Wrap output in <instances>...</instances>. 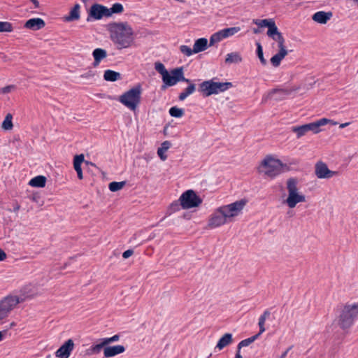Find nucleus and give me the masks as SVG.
I'll use <instances>...</instances> for the list:
<instances>
[{
	"instance_id": "10",
	"label": "nucleus",
	"mask_w": 358,
	"mask_h": 358,
	"mask_svg": "<svg viewBox=\"0 0 358 358\" xmlns=\"http://www.w3.org/2000/svg\"><path fill=\"white\" fill-rule=\"evenodd\" d=\"M108 8L99 3H94L91 6L88 10V16L87 21L90 22L92 20H99L103 17H108Z\"/></svg>"
},
{
	"instance_id": "5",
	"label": "nucleus",
	"mask_w": 358,
	"mask_h": 358,
	"mask_svg": "<svg viewBox=\"0 0 358 358\" xmlns=\"http://www.w3.org/2000/svg\"><path fill=\"white\" fill-rule=\"evenodd\" d=\"M297 185L298 180L295 178H290L287 181L288 196L285 203L290 208H294L299 203L306 201L305 196L298 192Z\"/></svg>"
},
{
	"instance_id": "11",
	"label": "nucleus",
	"mask_w": 358,
	"mask_h": 358,
	"mask_svg": "<svg viewBox=\"0 0 358 358\" xmlns=\"http://www.w3.org/2000/svg\"><path fill=\"white\" fill-rule=\"evenodd\" d=\"M163 82L168 86H173L178 81H184L189 83L188 79L183 76V71L182 68H177L168 73L166 76L162 78Z\"/></svg>"
},
{
	"instance_id": "26",
	"label": "nucleus",
	"mask_w": 358,
	"mask_h": 358,
	"mask_svg": "<svg viewBox=\"0 0 358 358\" xmlns=\"http://www.w3.org/2000/svg\"><path fill=\"white\" fill-rule=\"evenodd\" d=\"M171 143L165 141L161 144V147L157 150V155L162 161H165L167 159V155L165 152L171 148Z\"/></svg>"
},
{
	"instance_id": "36",
	"label": "nucleus",
	"mask_w": 358,
	"mask_h": 358,
	"mask_svg": "<svg viewBox=\"0 0 358 358\" xmlns=\"http://www.w3.org/2000/svg\"><path fill=\"white\" fill-rule=\"evenodd\" d=\"M84 162V155L83 154L76 155L73 159V167L76 171H82L81 164Z\"/></svg>"
},
{
	"instance_id": "35",
	"label": "nucleus",
	"mask_w": 358,
	"mask_h": 358,
	"mask_svg": "<svg viewBox=\"0 0 358 358\" xmlns=\"http://www.w3.org/2000/svg\"><path fill=\"white\" fill-rule=\"evenodd\" d=\"M124 10L123 6L121 3H114L110 8H108V15L110 17L114 13H121Z\"/></svg>"
},
{
	"instance_id": "9",
	"label": "nucleus",
	"mask_w": 358,
	"mask_h": 358,
	"mask_svg": "<svg viewBox=\"0 0 358 358\" xmlns=\"http://www.w3.org/2000/svg\"><path fill=\"white\" fill-rule=\"evenodd\" d=\"M246 204V201L241 199L231 204L225 206V222L232 221L234 217L238 216Z\"/></svg>"
},
{
	"instance_id": "40",
	"label": "nucleus",
	"mask_w": 358,
	"mask_h": 358,
	"mask_svg": "<svg viewBox=\"0 0 358 358\" xmlns=\"http://www.w3.org/2000/svg\"><path fill=\"white\" fill-rule=\"evenodd\" d=\"M155 69L157 72H159L162 75V78L164 76H166V74L169 73L167 70L165 69L164 65L161 62H156L155 64Z\"/></svg>"
},
{
	"instance_id": "53",
	"label": "nucleus",
	"mask_w": 358,
	"mask_h": 358,
	"mask_svg": "<svg viewBox=\"0 0 358 358\" xmlns=\"http://www.w3.org/2000/svg\"><path fill=\"white\" fill-rule=\"evenodd\" d=\"M6 253L1 248H0V262L4 261L6 259Z\"/></svg>"
},
{
	"instance_id": "42",
	"label": "nucleus",
	"mask_w": 358,
	"mask_h": 358,
	"mask_svg": "<svg viewBox=\"0 0 358 358\" xmlns=\"http://www.w3.org/2000/svg\"><path fill=\"white\" fill-rule=\"evenodd\" d=\"M12 25L8 22H0V32L11 31Z\"/></svg>"
},
{
	"instance_id": "37",
	"label": "nucleus",
	"mask_w": 358,
	"mask_h": 358,
	"mask_svg": "<svg viewBox=\"0 0 358 358\" xmlns=\"http://www.w3.org/2000/svg\"><path fill=\"white\" fill-rule=\"evenodd\" d=\"M259 336V334H257L256 335L251 336L247 339L241 341L238 345V350H241L243 347H246L253 343L256 339Z\"/></svg>"
},
{
	"instance_id": "19",
	"label": "nucleus",
	"mask_w": 358,
	"mask_h": 358,
	"mask_svg": "<svg viewBox=\"0 0 358 358\" xmlns=\"http://www.w3.org/2000/svg\"><path fill=\"white\" fill-rule=\"evenodd\" d=\"M106 343L103 338H100L97 342L92 345L86 351V354L89 356L99 355L101 350L106 346Z\"/></svg>"
},
{
	"instance_id": "44",
	"label": "nucleus",
	"mask_w": 358,
	"mask_h": 358,
	"mask_svg": "<svg viewBox=\"0 0 358 358\" xmlns=\"http://www.w3.org/2000/svg\"><path fill=\"white\" fill-rule=\"evenodd\" d=\"M257 57H259L261 63L263 65H266L267 64L266 59L264 57L262 46H257Z\"/></svg>"
},
{
	"instance_id": "50",
	"label": "nucleus",
	"mask_w": 358,
	"mask_h": 358,
	"mask_svg": "<svg viewBox=\"0 0 358 358\" xmlns=\"http://www.w3.org/2000/svg\"><path fill=\"white\" fill-rule=\"evenodd\" d=\"M217 348L219 350H222V348H224V336L220 338V340L215 347V349H217Z\"/></svg>"
},
{
	"instance_id": "30",
	"label": "nucleus",
	"mask_w": 358,
	"mask_h": 358,
	"mask_svg": "<svg viewBox=\"0 0 358 358\" xmlns=\"http://www.w3.org/2000/svg\"><path fill=\"white\" fill-rule=\"evenodd\" d=\"M13 116L10 113H8L2 122L1 127L3 129L8 131L11 130L13 127L12 122Z\"/></svg>"
},
{
	"instance_id": "6",
	"label": "nucleus",
	"mask_w": 358,
	"mask_h": 358,
	"mask_svg": "<svg viewBox=\"0 0 358 358\" xmlns=\"http://www.w3.org/2000/svg\"><path fill=\"white\" fill-rule=\"evenodd\" d=\"M20 302L17 296L8 295L0 301V320L5 319Z\"/></svg>"
},
{
	"instance_id": "31",
	"label": "nucleus",
	"mask_w": 358,
	"mask_h": 358,
	"mask_svg": "<svg viewBox=\"0 0 358 358\" xmlns=\"http://www.w3.org/2000/svg\"><path fill=\"white\" fill-rule=\"evenodd\" d=\"M224 38V30H220L214 34H213L210 38V44L214 45L215 43H218L222 41Z\"/></svg>"
},
{
	"instance_id": "56",
	"label": "nucleus",
	"mask_w": 358,
	"mask_h": 358,
	"mask_svg": "<svg viewBox=\"0 0 358 358\" xmlns=\"http://www.w3.org/2000/svg\"><path fill=\"white\" fill-rule=\"evenodd\" d=\"M292 348V346H290L289 348H288L280 357V358H285V357L287 356L288 352Z\"/></svg>"
},
{
	"instance_id": "27",
	"label": "nucleus",
	"mask_w": 358,
	"mask_h": 358,
	"mask_svg": "<svg viewBox=\"0 0 358 358\" xmlns=\"http://www.w3.org/2000/svg\"><path fill=\"white\" fill-rule=\"evenodd\" d=\"M103 78L106 81L114 82L120 80L121 78V75L118 72L112 70H106L104 72Z\"/></svg>"
},
{
	"instance_id": "43",
	"label": "nucleus",
	"mask_w": 358,
	"mask_h": 358,
	"mask_svg": "<svg viewBox=\"0 0 358 358\" xmlns=\"http://www.w3.org/2000/svg\"><path fill=\"white\" fill-rule=\"evenodd\" d=\"M16 86L14 85H7L6 87L0 88V94H6L12 92L15 90Z\"/></svg>"
},
{
	"instance_id": "14",
	"label": "nucleus",
	"mask_w": 358,
	"mask_h": 358,
	"mask_svg": "<svg viewBox=\"0 0 358 358\" xmlns=\"http://www.w3.org/2000/svg\"><path fill=\"white\" fill-rule=\"evenodd\" d=\"M125 348L121 345H106L103 348V357L104 358H110L115 357L117 355L122 354L124 352Z\"/></svg>"
},
{
	"instance_id": "20",
	"label": "nucleus",
	"mask_w": 358,
	"mask_h": 358,
	"mask_svg": "<svg viewBox=\"0 0 358 358\" xmlns=\"http://www.w3.org/2000/svg\"><path fill=\"white\" fill-rule=\"evenodd\" d=\"M45 24L41 18H32L27 20L24 24V27L33 31L39 30L45 27Z\"/></svg>"
},
{
	"instance_id": "32",
	"label": "nucleus",
	"mask_w": 358,
	"mask_h": 358,
	"mask_svg": "<svg viewBox=\"0 0 358 358\" xmlns=\"http://www.w3.org/2000/svg\"><path fill=\"white\" fill-rule=\"evenodd\" d=\"M292 131L296 134L297 138H300L308 133L304 124L301 126L292 127Z\"/></svg>"
},
{
	"instance_id": "21",
	"label": "nucleus",
	"mask_w": 358,
	"mask_h": 358,
	"mask_svg": "<svg viewBox=\"0 0 358 358\" xmlns=\"http://www.w3.org/2000/svg\"><path fill=\"white\" fill-rule=\"evenodd\" d=\"M331 17V12L318 11L313 14L312 19L319 24H326Z\"/></svg>"
},
{
	"instance_id": "38",
	"label": "nucleus",
	"mask_w": 358,
	"mask_h": 358,
	"mask_svg": "<svg viewBox=\"0 0 358 358\" xmlns=\"http://www.w3.org/2000/svg\"><path fill=\"white\" fill-rule=\"evenodd\" d=\"M125 185V182H111L109 184V189L111 192H117L118 190L122 189Z\"/></svg>"
},
{
	"instance_id": "18",
	"label": "nucleus",
	"mask_w": 358,
	"mask_h": 358,
	"mask_svg": "<svg viewBox=\"0 0 358 358\" xmlns=\"http://www.w3.org/2000/svg\"><path fill=\"white\" fill-rule=\"evenodd\" d=\"M331 120L327 118H322L316 122L304 124L308 131H313L314 134H318L321 131L320 127L327 124Z\"/></svg>"
},
{
	"instance_id": "3",
	"label": "nucleus",
	"mask_w": 358,
	"mask_h": 358,
	"mask_svg": "<svg viewBox=\"0 0 358 358\" xmlns=\"http://www.w3.org/2000/svg\"><path fill=\"white\" fill-rule=\"evenodd\" d=\"M358 317V303H347L343 306L338 316V324L343 329H349Z\"/></svg>"
},
{
	"instance_id": "8",
	"label": "nucleus",
	"mask_w": 358,
	"mask_h": 358,
	"mask_svg": "<svg viewBox=\"0 0 358 358\" xmlns=\"http://www.w3.org/2000/svg\"><path fill=\"white\" fill-rule=\"evenodd\" d=\"M224 90V83L208 80L201 83L199 85V91L203 96H208L212 94H216Z\"/></svg>"
},
{
	"instance_id": "34",
	"label": "nucleus",
	"mask_w": 358,
	"mask_h": 358,
	"mask_svg": "<svg viewBox=\"0 0 358 358\" xmlns=\"http://www.w3.org/2000/svg\"><path fill=\"white\" fill-rule=\"evenodd\" d=\"M274 20L273 19H264V20H254L253 23L258 26L259 27H267L269 28V26H271Z\"/></svg>"
},
{
	"instance_id": "51",
	"label": "nucleus",
	"mask_w": 358,
	"mask_h": 358,
	"mask_svg": "<svg viewBox=\"0 0 358 358\" xmlns=\"http://www.w3.org/2000/svg\"><path fill=\"white\" fill-rule=\"evenodd\" d=\"M134 254V251L132 250H127L124 251L122 254V257L124 259H127L131 257Z\"/></svg>"
},
{
	"instance_id": "7",
	"label": "nucleus",
	"mask_w": 358,
	"mask_h": 358,
	"mask_svg": "<svg viewBox=\"0 0 358 358\" xmlns=\"http://www.w3.org/2000/svg\"><path fill=\"white\" fill-rule=\"evenodd\" d=\"M180 206L183 209H189L199 206L202 200L192 190H187L179 198Z\"/></svg>"
},
{
	"instance_id": "59",
	"label": "nucleus",
	"mask_w": 358,
	"mask_h": 358,
	"mask_svg": "<svg viewBox=\"0 0 358 358\" xmlns=\"http://www.w3.org/2000/svg\"><path fill=\"white\" fill-rule=\"evenodd\" d=\"M232 87V83L229 82H225V90Z\"/></svg>"
},
{
	"instance_id": "1",
	"label": "nucleus",
	"mask_w": 358,
	"mask_h": 358,
	"mask_svg": "<svg viewBox=\"0 0 358 358\" xmlns=\"http://www.w3.org/2000/svg\"><path fill=\"white\" fill-rule=\"evenodd\" d=\"M107 30L111 39L117 43L131 42L135 37L131 26L127 22H112L108 24Z\"/></svg>"
},
{
	"instance_id": "28",
	"label": "nucleus",
	"mask_w": 358,
	"mask_h": 358,
	"mask_svg": "<svg viewBox=\"0 0 358 358\" xmlns=\"http://www.w3.org/2000/svg\"><path fill=\"white\" fill-rule=\"evenodd\" d=\"M80 8L79 4H76L73 8L71 10L69 15L66 17L67 21L77 20L80 18Z\"/></svg>"
},
{
	"instance_id": "64",
	"label": "nucleus",
	"mask_w": 358,
	"mask_h": 358,
	"mask_svg": "<svg viewBox=\"0 0 358 358\" xmlns=\"http://www.w3.org/2000/svg\"><path fill=\"white\" fill-rule=\"evenodd\" d=\"M254 32H255V33H258V32H259V30H257V29H255V30H254Z\"/></svg>"
},
{
	"instance_id": "2",
	"label": "nucleus",
	"mask_w": 358,
	"mask_h": 358,
	"mask_svg": "<svg viewBox=\"0 0 358 358\" xmlns=\"http://www.w3.org/2000/svg\"><path fill=\"white\" fill-rule=\"evenodd\" d=\"M284 170H289L287 165L283 164L280 159L273 158L271 155L266 156L257 167L259 173L269 178H275Z\"/></svg>"
},
{
	"instance_id": "60",
	"label": "nucleus",
	"mask_w": 358,
	"mask_h": 358,
	"mask_svg": "<svg viewBox=\"0 0 358 358\" xmlns=\"http://www.w3.org/2000/svg\"><path fill=\"white\" fill-rule=\"evenodd\" d=\"M6 331H0V341H1L3 338L4 335L6 334Z\"/></svg>"
},
{
	"instance_id": "54",
	"label": "nucleus",
	"mask_w": 358,
	"mask_h": 358,
	"mask_svg": "<svg viewBox=\"0 0 358 358\" xmlns=\"http://www.w3.org/2000/svg\"><path fill=\"white\" fill-rule=\"evenodd\" d=\"M94 76V74L91 72V71H89L87 73H85L83 75H81V77L83 78H92Z\"/></svg>"
},
{
	"instance_id": "41",
	"label": "nucleus",
	"mask_w": 358,
	"mask_h": 358,
	"mask_svg": "<svg viewBox=\"0 0 358 358\" xmlns=\"http://www.w3.org/2000/svg\"><path fill=\"white\" fill-rule=\"evenodd\" d=\"M241 31L239 27H234L231 28L225 29V38L232 36Z\"/></svg>"
},
{
	"instance_id": "24",
	"label": "nucleus",
	"mask_w": 358,
	"mask_h": 358,
	"mask_svg": "<svg viewBox=\"0 0 358 358\" xmlns=\"http://www.w3.org/2000/svg\"><path fill=\"white\" fill-rule=\"evenodd\" d=\"M207 47L208 46H193V49H192L189 46H181L180 50L187 56H190L194 53L195 54L206 50Z\"/></svg>"
},
{
	"instance_id": "4",
	"label": "nucleus",
	"mask_w": 358,
	"mask_h": 358,
	"mask_svg": "<svg viewBox=\"0 0 358 358\" xmlns=\"http://www.w3.org/2000/svg\"><path fill=\"white\" fill-rule=\"evenodd\" d=\"M141 86H135L120 95L118 101L130 110L135 111L141 103Z\"/></svg>"
},
{
	"instance_id": "22",
	"label": "nucleus",
	"mask_w": 358,
	"mask_h": 358,
	"mask_svg": "<svg viewBox=\"0 0 358 358\" xmlns=\"http://www.w3.org/2000/svg\"><path fill=\"white\" fill-rule=\"evenodd\" d=\"M287 50L284 48V46H280V49L278 53L274 55L271 58V63L275 67H277L280 65L282 59L287 55Z\"/></svg>"
},
{
	"instance_id": "25",
	"label": "nucleus",
	"mask_w": 358,
	"mask_h": 358,
	"mask_svg": "<svg viewBox=\"0 0 358 358\" xmlns=\"http://www.w3.org/2000/svg\"><path fill=\"white\" fill-rule=\"evenodd\" d=\"M46 183V178L43 176H38L33 178L29 185L34 187H44Z\"/></svg>"
},
{
	"instance_id": "63",
	"label": "nucleus",
	"mask_w": 358,
	"mask_h": 358,
	"mask_svg": "<svg viewBox=\"0 0 358 358\" xmlns=\"http://www.w3.org/2000/svg\"><path fill=\"white\" fill-rule=\"evenodd\" d=\"M353 3L358 6V0H350Z\"/></svg>"
},
{
	"instance_id": "45",
	"label": "nucleus",
	"mask_w": 358,
	"mask_h": 358,
	"mask_svg": "<svg viewBox=\"0 0 358 358\" xmlns=\"http://www.w3.org/2000/svg\"><path fill=\"white\" fill-rule=\"evenodd\" d=\"M103 339H104L106 345H108L112 343L118 341L120 340V336L118 334H115L112 337L103 338Z\"/></svg>"
},
{
	"instance_id": "13",
	"label": "nucleus",
	"mask_w": 358,
	"mask_h": 358,
	"mask_svg": "<svg viewBox=\"0 0 358 358\" xmlns=\"http://www.w3.org/2000/svg\"><path fill=\"white\" fill-rule=\"evenodd\" d=\"M73 348V341L69 339L56 351L55 356L58 358H69Z\"/></svg>"
},
{
	"instance_id": "23",
	"label": "nucleus",
	"mask_w": 358,
	"mask_h": 358,
	"mask_svg": "<svg viewBox=\"0 0 358 358\" xmlns=\"http://www.w3.org/2000/svg\"><path fill=\"white\" fill-rule=\"evenodd\" d=\"M92 55L94 59L93 66L94 67H96L97 66H99L100 62L106 57L107 52L103 49L96 48L93 51Z\"/></svg>"
},
{
	"instance_id": "61",
	"label": "nucleus",
	"mask_w": 358,
	"mask_h": 358,
	"mask_svg": "<svg viewBox=\"0 0 358 358\" xmlns=\"http://www.w3.org/2000/svg\"><path fill=\"white\" fill-rule=\"evenodd\" d=\"M236 358H243L242 356L240 355V350H238L237 353L236 355Z\"/></svg>"
},
{
	"instance_id": "46",
	"label": "nucleus",
	"mask_w": 358,
	"mask_h": 358,
	"mask_svg": "<svg viewBox=\"0 0 358 358\" xmlns=\"http://www.w3.org/2000/svg\"><path fill=\"white\" fill-rule=\"evenodd\" d=\"M265 321H266V319H264V317H259V322H258V325L259 327V332L258 334H259V336L265 331L266 329L264 327V324H265Z\"/></svg>"
},
{
	"instance_id": "52",
	"label": "nucleus",
	"mask_w": 358,
	"mask_h": 358,
	"mask_svg": "<svg viewBox=\"0 0 358 358\" xmlns=\"http://www.w3.org/2000/svg\"><path fill=\"white\" fill-rule=\"evenodd\" d=\"M232 342V335L231 334H225V345Z\"/></svg>"
},
{
	"instance_id": "55",
	"label": "nucleus",
	"mask_w": 358,
	"mask_h": 358,
	"mask_svg": "<svg viewBox=\"0 0 358 358\" xmlns=\"http://www.w3.org/2000/svg\"><path fill=\"white\" fill-rule=\"evenodd\" d=\"M271 315V312L268 310H266L264 313L261 315V317H264V319H267Z\"/></svg>"
},
{
	"instance_id": "17",
	"label": "nucleus",
	"mask_w": 358,
	"mask_h": 358,
	"mask_svg": "<svg viewBox=\"0 0 358 358\" xmlns=\"http://www.w3.org/2000/svg\"><path fill=\"white\" fill-rule=\"evenodd\" d=\"M267 35L279 45H282L285 42L284 38L281 33L278 31L275 22H273V24L269 26V28L267 31Z\"/></svg>"
},
{
	"instance_id": "48",
	"label": "nucleus",
	"mask_w": 358,
	"mask_h": 358,
	"mask_svg": "<svg viewBox=\"0 0 358 358\" xmlns=\"http://www.w3.org/2000/svg\"><path fill=\"white\" fill-rule=\"evenodd\" d=\"M180 203L179 204L177 202L173 203L169 208V210L171 213L176 212L180 209Z\"/></svg>"
},
{
	"instance_id": "29",
	"label": "nucleus",
	"mask_w": 358,
	"mask_h": 358,
	"mask_svg": "<svg viewBox=\"0 0 358 358\" xmlns=\"http://www.w3.org/2000/svg\"><path fill=\"white\" fill-rule=\"evenodd\" d=\"M241 61L242 57L238 52L229 53L227 55V57L225 58L226 63L238 64L240 63Z\"/></svg>"
},
{
	"instance_id": "47",
	"label": "nucleus",
	"mask_w": 358,
	"mask_h": 358,
	"mask_svg": "<svg viewBox=\"0 0 358 358\" xmlns=\"http://www.w3.org/2000/svg\"><path fill=\"white\" fill-rule=\"evenodd\" d=\"M273 93H279L280 95H289L291 93V91L289 90H283V89H277L273 90Z\"/></svg>"
},
{
	"instance_id": "33",
	"label": "nucleus",
	"mask_w": 358,
	"mask_h": 358,
	"mask_svg": "<svg viewBox=\"0 0 358 358\" xmlns=\"http://www.w3.org/2000/svg\"><path fill=\"white\" fill-rule=\"evenodd\" d=\"M195 91V85L190 84L179 95L180 101L185 100L188 96L192 94Z\"/></svg>"
},
{
	"instance_id": "58",
	"label": "nucleus",
	"mask_w": 358,
	"mask_h": 358,
	"mask_svg": "<svg viewBox=\"0 0 358 358\" xmlns=\"http://www.w3.org/2000/svg\"><path fill=\"white\" fill-rule=\"evenodd\" d=\"M34 5L35 8L39 7V2L37 0H30Z\"/></svg>"
},
{
	"instance_id": "39",
	"label": "nucleus",
	"mask_w": 358,
	"mask_h": 358,
	"mask_svg": "<svg viewBox=\"0 0 358 358\" xmlns=\"http://www.w3.org/2000/svg\"><path fill=\"white\" fill-rule=\"evenodd\" d=\"M169 114L174 117H181L184 115V110L182 108L174 106L169 109Z\"/></svg>"
},
{
	"instance_id": "16",
	"label": "nucleus",
	"mask_w": 358,
	"mask_h": 358,
	"mask_svg": "<svg viewBox=\"0 0 358 358\" xmlns=\"http://www.w3.org/2000/svg\"><path fill=\"white\" fill-rule=\"evenodd\" d=\"M267 35L279 45H282L285 42L284 38L281 33L278 31L275 22H273V24L269 26V28L267 31Z\"/></svg>"
},
{
	"instance_id": "12",
	"label": "nucleus",
	"mask_w": 358,
	"mask_h": 358,
	"mask_svg": "<svg viewBox=\"0 0 358 358\" xmlns=\"http://www.w3.org/2000/svg\"><path fill=\"white\" fill-rule=\"evenodd\" d=\"M315 173L320 179H329L338 175L337 171H331L327 165L322 162H319L315 164Z\"/></svg>"
},
{
	"instance_id": "49",
	"label": "nucleus",
	"mask_w": 358,
	"mask_h": 358,
	"mask_svg": "<svg viewBox=\"0 0 358 358\" xmlns=\"http://www.w3.org/2000/svg\"><path fill=\"white\" fill-rule=\"evenodd\" d=\"M194 45H208V40L206 38L197 39Z\"/></svg>"
},
{
	"instance_id": "57",
	"label": "nucleus",
	"mask_w": 358,
	"mask_h": 358,
	"mask_svg": "<svg viewBox=\"0 0 358 358\" xmlns=\"http://www.w3.org/2000/svg\"><path fill=\"white\" fill-rule=\"evenodd\" d=\"M77 173V175H78V178L81 180L83 178V171H76Z\"/></svg>"
},
{
	"instance_id": "62",
	"label": "nucleus",
	"mask_w": 358,
	"mask_h": 358,
	"mask_svg": "<svg viewBox=\"0 0 358 358\" xmlns=\"http://www.w3.org/2000/svg\"><path fill=\"white\" fill-rule=\"evenodd\" d=\"M350 123L349 122H346V123H343V124H341L340 125V128H344L346 126H348Z\"/></svg>"
},
{
	"instance_id": "15",
	"label": "nucleus",
	"mask_w": 358,
	"mask_h": 358,
	"mask_svg": "<svg viewBox=\"0 0 358 358\" xmlns=\"http://www.w3.org/2000/svg\"><path fill=\"white\" fill-rule=\"evenodd\" d=\"M224 222V210L220 207L215 212L209 220L208 225L211 228H215L222 224Z\"/></svg>"
}]
</instances>
